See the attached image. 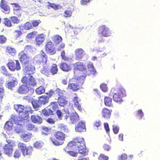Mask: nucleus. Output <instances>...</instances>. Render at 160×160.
Here are the masks:
<instances>
[{"label":"nucleus","mask_w":160,"mask_h":160,"mask_svg":"<svg viewBox=\"0 0 160 160\" xmlns=\"http://www.w3.org/2000/svg\"><path fill=\"white\" fill-rule=\"evenodd\" d=\"M6 40V38L3 35H0V43H3Z\"/></svg>","instance_id":"obj_57"},{"label":"nucleus","mask_w":160,"mask_h":160,"mask_svg":"<svg viewBox=\"0 0 160 160\" xmlns=\"http://www.w3.org/2000/svg\"><path fill=\"white\" fill-rule=\"evenodd\" d=\"M1 69L3 71V72L4 74H5V75L7 76H10V74L6 71V68L4 66H2L1 67Z\"/></svg>","instance_id":"obj_59"},{"label":"nucleus","mask_w":160,"mask_h":160,"mask_svg":"<svg viewBox=\"0 0 160 160\" xmlns=\"http://www.w3.org/2000/svg\"><path fill=\"white\" fill-rule=\"evenodd\" d=\"M79 119V117L78 114L74 110H73L72 112H71L70 116V120L71 122L73 123H75Z\"/></svg>","instance_id":"obj_17"},{"label":"nucleus","mask_w":160,"mask_h":160,"mask_svg":"<svg viewBox=\"0 0 160 160\" xmlns=\"http://www.w3.org/2000/svg\"><path fill=\"white\" fill-rule=\"evenodd\" d=\"M35 70L34 67L29 64L24 66L23 72L25 76L22 78L21 81L23 83L35 86L36 82L34 78L31 75L33 73Z\"/></svg>","instance_id":"obj_1"},{"label":"nucleus","mask_w":160,"mask_h":160,"mask_svg":"<svg viewBox=\"0 0 160 160\" xmlns=\"http://www.w3.org/2000/svg\"><path fill=\"white\" fill-rule=\"evenodd\" d=\"M103 117L105 118L108 119L110 117V110L107 108H104L102 110Z\"/></svg>","instance_id":"obj_25"},{"label":"nucleus","mask_w":160,"mask_h":160,"mask_svg":"<svg viewBox=\"0 0 160 160\" xmlns=\"http://www.w3.org/2000/svg\"><path fill=\"white\" fill-rule=\"evenodd\" d=\"M72 11L69 9H67L64 12V16L66 17H69L71 16Z\"/></svg>","instance_id":"obj_45"},{"label":"nucleus","mask_w":160,"mask_h":160,"mask_svg":"<svg viewBox=\"0 0 160 160\" xmlns=\"http://www.w3.org/2000/svg\"><path fill=\"white\" fill-rule=\"evenodd\" d=\"M7 142L8 144L4 147V151L6 154L9 155L12 152V147L14 145V143L13 141L10 140H7Z\"/></svg>","instance_id":"obj_7"},{"label":"nucleus","mask_w":160,"mask_h":160,"mask_svg":"<svg viewBox=\"0 0 160 160\" xmlns=\"http://www.w3.org/2000/svg\"><path fill=\"white\" fill-rule=\"evenodd\" d=\"M3 22L4 24L8 27L12 26V24L11 20L7 18H5L4 19Z\"/></svg>","instance_id":"obj_44"},{"label":"nucleus","mask_w":160,"mask_h":160,"mask_svg":"<svg viewBox=\"0 0 160 160\" xmlns=\"http://www.w3.org/2000/svg\"><path fill=\"white\" fill-rule=\"evenodd\" d=\"M21 155V152L19 150H16L14 154V156L15 157L18 158Z\"/></svg>","instance_id":"obj_62"},{"label":"nucleus","mask_w":160,"mask_h":160,"mask_svg":"<svg viewBox=\"0 0 160 160\" xmlns=\"http://www.w3.org/2000/svg\"><path fill=\"white\" fill-rule=\"evenodd\" d=\"M43 145V143L42 142H36L34 144V146L35 148H41Z\"/></svg>","instance_id":"obj_49"},{"label":"nucleus","mask_w":160,"mask_h":160,"mask_svg":"<svg viewBox=\"0 0 160 160\" xmlns=\"http://www.w3.org/2000/svg\"><path fill=\"white\" fill-rule=\"evenodd\" d=\"M31 22L32 23V27H36L38 26L39 24L41 22L40 20H33L31 21Z\"/></svg>","instance_id":"obj_48"},{"label":"nucleus","mask_w":160,"mask_h":160,"mask_svg":"<svg viewBox=\"0 0 160 160\" xmlns=\"http://www.w3.org/2000/svg\"><path fill=\"white\" fill-rule=\"evenodd\" d=\"M104 125L105 129L107 133H109V128L108 124L107 123H105L104 124ZM108 135H109V133H108Z\"/></svg>","instance_id":"obj_60"},{"label":"nucleus","mask_w":160,"mask_h":160,"mask_svg":"<svg viewBox=\"0 0 160 160\" xmlns=\"http://www.w3.org/2000/svg\"><path fill=\"white\" fill-rule=\"evenodd\" d=\"M11 21L14 23L18 24L19 22V20L18 18L15 16L11 17L10 18Z\"/></svg>","instance_id":"obj_52"},{"label":"nucleus","mask_w":160,"mask_h":160,"mask_svg":"<svg viewBox=\"0 0 160 160\" xmlns=\"http://www.w3.org/2000/svg\"><path fill=\"white\" fill-rule=\"evenodd\" d=\"M75 56L78 60L83 58L84 56H87L85 51L81 48L78 49L75 52Z\"/></svg>","instance_id":"obj_15"},{"label":"nucleus","mask_w":160,"mask_h":160,"mask_svg":"<svg viewBox=\"0 0 160 160\" xmlns=\"http://www.w3.org/2000/svg\"><path fill=\"white\" fill-rule=\"evenodd\" d=\"M45 88L42 86L39 87L36 90V93L38 94H41L45 92Z\"/></svg>","instance_id":"obj_40"},{"label":"nucleus","mask_w":160,"mask_h":160,"mask_svg":"<svg viewBox=\"0 0 160 160\" xmlns=\"http://www.w3.org/2000/svg\"><path fill=\"white\" fill-rule=\"evenodd\" d=\"M80 101V99L76 96L73 99V102L74 103V106L79 111L81 110V107L79 102Z\"/></svg>","instance_id":"obj_21"},{"label":"nucleus","mask_w":160,"mask_h":160,"mask_svg":"<svg viewBox=\"0 0 160 160\" xmlns=\"http://www.w3.org/2000/svg\"><path fill=\"white\" fill-rule=\"evenodd\" d=\"M14 108L17 111V112H19L20 113L23 112V111H24L25 107L21 105H16L14 106Z\"/></svg>","instance_id":"obj_27"},{"label":"nucleus","mask_w":160,"mask_h":160,"mask_svg":"<svg viewBox=\"0 0 160 160\" xmlns=\"http://www.w3.org/2000/svg\"><path fill=\"white\" fill-rule=\"evenodd\" d=\"M32 104L35 109H37L41 105V104L38 100L36 101H32Z\"/></svg>","instance_id":"obj_42"},{"label":"nucleus","mask_w":160,"mask_h":160,"mask_svg":"<svg viewBox=\"0 0 160 160\" xmlns=\"http://www.w3.org/2000/svg\"><path fill=\"white\" fill-rule=\"evenodd\" d=\"M32 136V134L30 133H24L21 136V137L23 140L26 142H28L29 140Z\"/></svg>","instance_id":"obj_33"},{"label":"nucleus","mask_w":160,"mask_h":160,"mask_svg":"<svg viewBox=\"0 0 160 160\" xmlns=\"http://www.w3.org/2000/svg\"><path fill=\"white\" fill-rule=\"evenodd\" d=\"M18 147L21 151L24 156L31 154L32 151V148L31 147H27L26 145L22 142H19Z\"/></svg>","instance_id":"obj_5"},{"label":"nucleus","mask_w":160,"mask_h":160,"mask_svg":"<svg viewBox=\"0 0 160 160\" xmlns=\"http://www.w3.org/2000/svg\"><path fill=\"white\" fill-rule=\"evenodd\" d=\"M60 67L62 70L65 71H68L71 70L70 66L64 62H62L60 64Z\"/></svg>","instance_id":"obj_26"},{"label":"nucleus","mask_w":160,"mask_h":160,"mask_svg":"<svg viewBox=\"0 0 160 160\" xmlns=\"http://www.w3.org/2000/svg\"><path fill=\"white\" fill-rule=\"evenodd\" d=\"M55 92L57 93L58 94V95L59 96V97H64L63 95L65 92L64 91L59 88H58L56 90Z\"/></svg>","instance_id":"obj_46"},{"label":"nucleus","mask_w":160,"mask_h":160,"mask_svg":"<svg viewBox=\"0 0 160 160\" xmlns=\"http://www.w3.org/2000/svg\"><path fill=\"white\" fill-rule=\"evenodd\" d=\"M117 93L122 97H125L126 96L125 90L122 87H120L118 88Z\"/></svg>","instance_id":"obj_38"},{"label":"nucleus","mask_w":160,"mask_h":160,"mask_svg":"<svg viewBox=\"0 0 160 160\" xmlns=\"http://www.w3.org/2000/svg\"><path fill=\"white\" fill-rule=\"evenodd\" d=\"M18 84L17 79L15 78H12L10 80L8 81L6 84V87L9 89H12Z\"/></svg>","instance_id":"obj_14"},{"label":"nucleus","mask_w":160,"mask_h":160,"mask_svg":"<svg viewBox=\"0 0 160 160\" xmlns=\"http://www.w3.org/2000/svg\"><path fill=\"white\" fill-rule=\"evenodd\" d=\"M122 97L117 93H115L113 96V99L114 101L118 103H121L123 101Z\"/></svg>","instance_id":"obj_23"},{"label":"nucleus","mask_w":160,"mask_h":160,"mask_svg":"<svg viewBox=\"0 0 160 160\" xmlns=\"http://www.w3.org/2000/svg\"><path fill=\"white\" fill-rule=\"evenodd\" d=\"M77 84L74 83H68V88L71 89L72 91H75L77 90L79 88Z\"/></svg>","instance_id":"obj_30"},{"label":"nucleus","mask_w":160,"mask_h":160,"mask_svg":"<svg viewBox=\"0 0 160 160\" xmlns=\"http://www.w3.org/2000/svg\"><path fill=\"white\" fill-rule=\"evenodd\" d=\"M144 116V113L141 110H139L138 111L137 114V116L138 118L141 119Z\"/></svg>","instance_id":"obj_51"},{"label":"nucleus","mask_w":160,"mask_h":160,"mask_svg":"<svg viewBox=\"0 0 160 160\" xmlns=\"http://www.w3.org/2000/svg\"><path fill=\"white\" fill-rule=\"evenodd\" d=\"M13 126V123L11 121H8L5 123L4 128L8 130H10L12 129Z\"/></svg>","instance_id":"obj_37"},{"label":"nucleus","mask_w":160,"mask_h":160,"mask_svg":"<svg viewBox=\"0 0 160 160\" xmlns=\"http://www.w3.org/2000/svg\"><path fill=\"white\" fill-rule=\"evenodd\" d=\"M68 148H72L74 149H77L79 153L83 156L87 155L88 150L86 149L84 139L82 138H77L70 142L68 145Z\"/></svg>","instance_id":"obj_2"},{"label":"nucleus","mask_w":160,"mask_h":160,"mask_svg":"<svg viewBox=\"0 0 160 160\" xmlns=\"http://www.w3.org/2000/svg\"><path fill=\"white\" fill-rule=\"evenodd\" d=\"M113 126V130L114 133L115 134L118 133L119 130V127L116 126Z\"/></svg>","instance_id":"obj_58"},{"label":"nucleus","mask_w":160,"mask_h":160,"mask_svg":"<svg viewBox=\"0 0 160 160\" xmlns=\"http://www.w3.org/2000/svg\"><path fill=\"white\" fill-rule=\"evenodd\" d=\"M68 152L71 156L75 157L77 156L78 154L77 152H75L73 151H68Z\"/></svg>","instance_id":"obj_63"},{"label":"nucleus","mask_w":160,"mask_h":160,"mask_svg":"<svg viewBox=\"0 0 160 160\" xmlns=\"http://www.w3.org/2000/svg\"><path fill=\"white\" fill-rule=\"evenodd\" d=\"M14 33L16 35V37L17 38L19 37L22 33V32H21V31L18 30H15L14 31Z\"/></svg>","instance_id":"obj_61"},{"label":"nucleus","mask_w":160,"mask_h":160,"mask_svg":"<svg viewBox=\"0 0 160 160\" xmlns=\"http://www.w3.org/2000/svg\"><path fill=\"white\" fill-rule=\"evenodd\" d=\"M88 68L89 71L90 72V74H95L96 71L95 70L92 63L90 62L88 64Z\"/></svg>","instance_id":"obj_36"},{"label":"nucleus","mask_w":160,"mask_h":160,"mask_svg":"<svg viewBox=\"0 0 160 160\" xmlns=\"http://www.w3.org/2000/svg\"><path fill=\"white\" fill-rule=\"evenodd\" d=\"M25 85H21L19 88L18 91L21 94H26L31 89V86H34L31 85H28L24 83Z\"/></svg>","instance_id":"obj_12"},{"label":"nucleus","mask_w":160,"mask_h":160,"mask_svg":"<svg viewBox=\"0 0 160 160\" xmlns=\"http://www.w3.org/2000/svg\"><path fill=\"white\" fill-rule=\"evenodd\" d=\"M39 102L41 104H45L48 102L49 98L46 96H43L40 97L39 99Z\"/></svg>","instance_id":"obj_31"},{"label":"nucleus","mask_w":160,"mask_h":160,"mask_svg":"<svg viewBox=\"0 0 160 160\" xmlns=\"http://www.w3.org/2000/svg\"><path fill=\"white\" fill-rule=\"evenodd\" d=\"M45 35L44 34L38 35L36 38V45H39L42 44L45 40Z\"/></svg>","instance_id":"obj_19"},{"label":"nucleus","mask_w":160,"mask_h":160,"mask_svg":"<svg viewBox=\"0 0 160 160\" xmlns=\"http://www.w3.org/2000/svg\"><path fill=\"white\" fill-rule=\"evenodd\" d=\"M49 4L47 5V8L48 9H50L51 8L55 9H60L61 8V7L59 5H57L54 4H52L49 2H48Z\"/></svg>","instance_id":"obj_32"},{"label":"nucleus","mask_w":160,"mask_h":160,"mask_svg":"<svg viewBox=\"0 0 160 160\" xmlns=\"http://www.w3.org/2000/svg\"><path fill=\"white\" fill-rule=\"evenodd\" d=\"M30 109L29 108L28 110H25V112L20 113L19 117H14L13 120L16 124H22L26 120L28 116V112L30 110Z\"/></svg>","instance_id":"obj_3"},{"label":"nucleus","mask_w":160,"mask_h":160,"mask_svg":"<svg viewBox=\"0 0 160 160\" xmlns=\"http://www.w3.org/2000/svg\"><path fill=\"white\" fill-rule=\"evenodd\" d=\"M42 113L45 116H49L53 114V111L48 108L42 110Z\"/></svg>","instance_id":"obj_35"},{"label":"nucleus","mask_w":160,"mask_h":160,"mask_svg":"<svg viewBox=\"0 0 160 160\" xmlns=\"http://www.w3.org/2000/svg\"><path fill=\"white\" fill-rule=\"evenodd\" d=\"M37 32L35 31L28 33L27 35V37L28 38H32L34 37L37 34Z\"/></svg>","instance_id":"obj_53"},{"label":"nucleus","mask_w":160,"mask_h":160,"mask_svg":"<svg viewBox=\"0 0 160 160\" xmlns=\"http://www.w3.org/2000/svg\"><path fill=\"white\" fill-rule=\"evenodd\" d=\"M14 62L12 60L8 63V66L9 68L12 71H14L15 69L19 70L21 68L19 63L18 60H15Z\"/></svg>","instance_id":"obj_8"},{"label":"nucleus","mask_w":160,"mask_h":160,"mask_svg":"<svg viewBox=\"0 0 160 160\" xmlns=\"http://www.w3.org/2000/svg\"><path fill=\"white\" fill-rule=\"evenodd\" d=\"M17 125V127H15L14 130L17 133H19L22 131L21 125L22 124H16Z\"/></svg>","instance_id":"obj_47"},{"label":"nucleus","mask_w":160,"mask_h":160,"mask_svg":"<svg viewBox=\"0 0 160 160\" xmlns=\"http://www.w3.org/2000/svg\"><path fill=\"white\" fill-rule=\"evenodd\" d=\"M127 155L126 153H123L118 157V160H127Z\"/></svg>","instance_id":"obj_50"},{"label":"nucleus","mask_w":160,"mask_h":160,"mask_svg":"<svg viewBox=\"0 0 160 160\" xmlns=\"http://www.w3.org/2000/svg\"><path fill=\"white\" fill-rule=\"evenodd\" d=\"M100 88L104 92H106L107 91V85L104 84H102L100 86Z\"/></svg>","instance_id":"obj_55"},{"label":"nucleus","mask_w":160,"mask_h":160,"mask_svg":"<svg viewBox=\"0 0 160 160\" xmlns=\"http://www.w3.org/2000/svg\"><path fill=\"white\" fill-rule=\"evenodd\" d=\"M58 72L57 66L55 64H53L51 67L50 72L52 75L56 74Z\"/></svg>","instance_id":"obj_34"},{"label":"nucleus","mask_w":160,"mask_h":160,"mask_svg":"<svg viewBox=\"0 0 160 160\" xmlns=\"http://www.w3.org/2000/svg\"><path fill=\"white\" fill-rule=\"evenodd\" d=\"M34 60L38 64L42 63L45 64L47 61V57L43 51H41L40 53L34 58Z\"/></svg>","instance_id":"obj_6"},{"label":"nucleus","mask_w":160,"mask_h":160,"mask_svg":"<svg viewBox=\"0 0 160 160\" xmlns=\"http://www.w3.org/2000/svg\"><path fill=\"white\" fill-rule=\"evenodd\" d=\"M67 102L66 100L65 97H59L58 99V103L59 105L62 107L64 106L67 103Z\"/></svg>","instance_id":"obj_24"},{"label":"nucleus","mask_w":160,"mask_h":160,"mask_svg":"<svg viewBox=\"0 0 160 160\" xmlns=\"http://www.w3.org/2000/svg\"><path fill=\"white\" fill-rule=\"evenodd\" d=\"M51 107L53 110H55L58 107V105L56 102H52L51 104Z\"/></svg>","instance_id":"obj_64"},{"label":"nucleus","mask_w":160,"mask_h":160,"mask_svg":"<svg viewBox=\"0 0 160 160\" xmlns=\"http://www.w3.org/2000/svg\"><path fill=\"white\" fill-rule=\"evenodd\" d=\"M52 40L55 44H57L62 41V38L60 36L55 35L52 37Z\"/></svg>","instance_id":"obj_28"},{"label":"nucleus","mask_w":160,"mask_h":160,"mask_svg":"<svg viewBox=\"0 0 160 160\" xmlns=\"http://www.w3.org/2000/svg\"><path fill=\"white\" fill-rule=\"evenodd\" d=\"M75 71L78 70L83 71L86 70V68L83 63L80 62H77L73 64Z\"/></svg>","instance_id":"obj_18"},{"label":"nucleus","mask_w":160,"mask_h":160,"mask_svg":"<svg viewBox=\"0 0 160 160\" xmlns=\"http://www.w3.org/2000/svg\"><path fill=\"white\" fill-rule=\"evenodd\" d=\"M98 33L103 36L105 37H109L110 35V32L109 28L105 25L100 27L99 28Z\"/></svg>","instance_id":"obj_9"},{"label":"nucleus","mask_w":160,"mask_h":160,"mask_svg":"<svg viewBox=\"0 0 160 160\" xmlns=\"http://www.w3.org/2000/svg\"><path fill=\"white\" fill-rule=\"evenodd\" d=\"M19 28L20 29L22 30L24 29L28 30L32 28V26L30 21L27 22L23 25L19 26Z\"/></svg>","instance_id":"obj_20"},{"label":"nucleus","mask_w":160,"mask_h":160,"mask_svg":"<svg viewBox=\"0 0 160 160\" xmlns=\"http://www.w3.org/2000/svg\"><path fill=\"white\" fill-rule=\"evenodd\" d=\"M105 104L108 106H110V98L108 97H105L104 98Z\"/></svg>","instance_id":"obj_54"},{"label":"nucleus","mask_w":160,"mask_h":160,"mask_svg":"<svg viewBox=\"0 0 160 160\" xmlns=\"http://www.w3.org/2000/svg\"><path fill=\"white\" fill-rule=\"evenodd\" d=\"M71 110V108L69 109H65L63 111L64 113L63 112H62L60 110H58L56 112V113L59 119L61 120L62 117H64V118L67 119L70 116V111Z\"/></svg>","instance_id":"obj_10"},{"label":"nucleus","mask_w":160,"mask_h":160,"mask_svg":"<svg viewBox=\"0 0 160 160\" xmlns=\"http://www.w3.org/2000/svg\"><path fill=\"white\" fill-rule=\"evenodd\" d=\"M45 48L46 51L48 53L53 54L55 52L54 45L51 42H48L47 43Z\"/></svg>","instance_id":"obj_13"},{"label":"nucleus","mask_w":160,"mask_h":160,"mask_svg":"<svg viewBox=\"0 0 160 160\" xmlns=\"http://www.w3.org/2000/svg\"><path fill=\"white\" fill-rule=\"evenodd\" d=\"M19 56L21 62L23 64H28L30 60V58L26 54L23 52H22L19 54Z\"/></svg>","instance_id":"obj_11"},{"label":"nucleus","mask_w":160,"mask_h":160,"mask_svg":"<svg viewBox=\"0 0 160 160\" xmlns=\"http://www.w3.org/2000/svg\"><path fill=\"white\" fill-rule=\"evenodd\" d=\"M99 160H108V158L103 154H101L98 158Z\"/></svg>","instance_id":"obj_56"},{"label":"nucleus","mask_w":160,"mask_h":160,"mask_svg":"<svg viewBox=\"0 0 160 160\" xmlns=\"http://www.w3.org/2000/svg\"><path fill=\"white\" fill-rule=\"evenodd\" d=\"M55 137L58 141L53 138L51 139L53 144L55 145H62L63 143V141L65 138V135L64 133L61 132H58L56 133Z\"/></svg>","instance_id":"obj_4"},{"label":"nucleus","mask_w":160,"mask_h":160,"mask_svg":"<svg viewBox=\"0 0 160 160\" xmlns=\"http://www.w3.org/2000/svg\"><path fill=\"white\" fill-rule=\"evenodd\" d=\"M7 51L8 53H11L12 55L16 52V50L14 48L10 47H8L7 48Z\"/></svg>","instance_id":"obj_43"},{"label":"nucleus","mask_w":160,"mask_h":160,"mask_svg":"<svg viewBox=\"0 0 160 160\" xmlns=\"http://www.w3.org/2000/svg\"><path fill=\"white\" fill-rule=\"evenodd\" d=\"M75 130L77 132H81L86 130L85 123L80 122L76 126Z\"/></svg>","instance_id":"obj_16"},{"label":"nucleus","mask_w":160,"mask_h":160,"mask_svg":"<svg viewBox=\"0 0 160 160\" xmlns=\"http://www.w3.org/2000/svg\"><path fill=\"white\" fill-rule=\"evenodd\" d=\"M58 128L60 129L65 132H67L68 131L67 127L63 124H59L58 125Z\"/></svg>","instance_id":"obj_41"},{"label":"nucleus","mask_w":160,"mask_h":160,"mask_svg":"<svg viewBox=\"0 0 160 160\" xmlns=\"http://www.w3.org/2000/svg\"><path fill=\"white\" fill-rule=\"evenodd\" d=\"M40 71L42 73L45 74L47 76H48L50 74V72L49 69L47 68H46L45 66L43 67V68Z\"/></svg>","instance_id":"obj_39"},{"label":"nucleus","mask_w":160,"mask_h":160,"mask_svg":"<svg viewBox=\"0 0 160 160\" xmlns=\"http://www.w3.org/2000/svg\"><path fill=\"white\" fill-rule=\"evenodd\" d=\"M1 7L5 11L8 12L10 8L7 5L6 2L4 0H2L1 4Z\"/></svg>","instance_id":"obj_29"},{"label":"nucleus","mask_w":160,"mask_h":160,"mask_svg":"<svg viewBox=\"0 0 160 160\" xmlns=\"http://www.w3.org/2000/svg\"><path fill=\"white\" fill-rule=\"evenodd\" d=\"M31 119L32 121L35 123H41L42 122V118L38 115H32Z\"/></svg>","instance_id":"obj_22"}]
</instances>
